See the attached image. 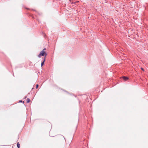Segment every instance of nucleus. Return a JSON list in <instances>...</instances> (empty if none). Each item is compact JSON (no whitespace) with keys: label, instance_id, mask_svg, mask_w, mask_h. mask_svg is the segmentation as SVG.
<instances>
[{"label":"nucleus","instance_id":"10","mask_svg":"<svg viewBox=\"0 0 148 148\" xmlns=\"http://www.w3.org/2000/svg\"><path fill=\"white\" fill-rule=\"evenodd\" d=\"M27 97L26 96H25V98H26Z\"/></svg>","mask_w":148,"mask_h":148},{"label":"nucleus","instance_id":"4","mask_svg":"<svg viewBox=\"0 0 148 148\" xmlns=\"http://www.w3.org/2000/svg\"><path fill=\"white\" fill-rule=\"evenodd\" d=\"M30 101V100L29 98H27V102L28 103Z\"/></svg>","mask_w":148,"mask_h":148},{"label":"nucleus","instance_id":"8","mask_svg":"<svg viewBox=\"0 0 148 148\" xmlns=\"http://www.w3.org/2000/svg\"><path fill=\"white\" fill-rule=\"evenodd\" d=\"M141 70H142L143 71H144V69L143 68H141Z\"/></svg>","mask_w":148,"mask_h":148},{"label":"nucleus","instance_id":"3","mask_svg":"<svg viewBox=\"0 0 148 148\" xmlns=\"http://www.w3.org/2000/svg\"><path fill=\"white\" fill-rule=\"evenodd\" d=\"M45 57H44L43 61L41 63V66H42L44 64V63L45 61Z\"/></svg>","mask_w":148,"mask_h":148},{"label":"nucleus","instance_id":"1","mask_svg":"<svg viewBox=\"0 0 148 148\" xmlns=\"http://www.w3.org/2000/svg\"><path fill=\"white\" fill-rule=\"evenodd\" d=\"M46 50V49L45 48L44 49H43V50L41 51L39 54L38 56V57L39 58H40L41 56H44V55L45 54V57H46V56H47V53H45V51L44 50Z\"/></svg>","mask_w":148,"mask_h":148},{"label":"nucleus","instance_id":"2","mask_svg":"<svg viewBox=\"0 0 148 148\" xmlns=\"http://www.w3.org/2000/svg\"><path fill=\"white\" fill-rule=\"evenodd\" d=\"M123 79L125 81H126L128 79V78L127 77H123Z\"/></svg>","mask_w":148,"mask_h":148},{"label":"nucleus","instance_id":"6","mask_svg":"<svg viewBox=\"0 0 148 148\" xmlns=\"http://www.w3.org/2000/svg\"><path fill=\"white\" fill-rule=\"evenodd\" d=\"M79 1H75V2L74 3H73V2H71V3H78V2H79Z\"/></svg>","mask_w":148,"mask_h":148},{"label":"nucleus","instance_id":"7","mask_svg":"<svg viewBox=\"0 0 148 148\" xmlns=\"http://www.w3.org/2000/svg\"><path fill=\"white\" fill-rule=\"evenodd\" d=\"M38 84H37L36 85V88H37L38 87Z\"/></svg>","mask_w":148,"mask_h":148},{"label":"nucleus","instance_id":"5","mask_svg":"<svg viewBox=\"0 0 148 148\" xmlns=\"http://www.w3.org/2000/svg\"><path fill=\"white\" fill-rule=\"evenodd\" d=\"M17 145L18 147V148H19L20 147V144L18 142L17 143Z\"/></svg>","mask_w":148,"mask_h":148},{"label":"nucleus","instance_id":"9","mask_svg":"<svg viewBox=\"0 0 148 148\" xmlns=\"http://www.w3.org/2000/svg\"><path fill=\"white\" fill-rule=\"evenodd\" d=\"M22 101H20V102H22Z\"/></svg>","mask_w":148,"mask_h":148}]
</instances>
